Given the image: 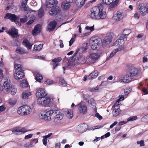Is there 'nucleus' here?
<instances>
[{
	"instance_id": "16",
	"label": "nucleus",
	"mask_w": 148,
	"mask_h": 148,
	"mask_svg": "<svg viewBox=\"0 0 148 148\" xmlns=\"http://www.w3.org/2000/svg\"><path fill=\"white\" fill-rule=\"evenodd\" d=\"M123 18V15L122 12L120 11H118L116 14L112 17V19L116 21H119L122 20Z\"/></svg>"
},
{
	"instance_id": "13",
	"label": "nucleus",
	"mask_w": 148,
	"mask_h": 148,
	"mask_svg": "<svg viewBox=\"0 0 148 148\" xmlns=\"http://www.w3.org/2000/svg\"><path fill=\"white\" fill-rule=\"evenodd\" d=\"M8 33L13 38L16 37L18 36V30L14 27H11Z\"/></svg>"
},
{
	"instance_id": "64",
	"label": "nucleus",
	"mask_w": 148,
	"mask_h": 148,
	"mask_svg": "<svg viewBox=\"0 0 148 148\" xmlns=\"http://www.w3.org/2000/svg\"><path fill=\"white\" fill-rule=\"evenodd\" d=\"M33 136V134H29L25 136V138L26 139H27L31 138Z\"/></svg>"
},
{
	"instance_id": "12",
	"label": "nucleus",
	"mask_w": 148,
	"mask_h": 148,
	"mask_svg": "<svg viewBox=\"0 0 148 148\" xmlns=\"http://www.w3.org/2000/svg\"><path fill=\"white\" fill-rule=\"evenodd\" d=\"M4 18L6 19H9L13 22H15L16 21L18 20L19 18L18 16L9 13L6 14Z\"/></svg>"
},
{
	"instance_id": "5",
	"label": "nucleus",
	"mask_w": 148,
	"mask_h": 148,
	"mask_svg": "<svg viewBox=\"0 0 148 148\" xmlns=\"http://www.w3.org/2000/svg\"><path fill=\"white\" fill-rule=\"evenodd\" d=\"M89 42L92 49L95 50L99 47L101 41L99 38L93 37L90 39Z\"/></svg>"
},
{
	"instance_id": "39",
	"label": "nucleus",
	"mask_w": 148,
	"mask_h": 148,
	"mask_svg": "<svg viewBox=\"0 0 148 148\" xmlns=\"http://www.w3.org/2000/svg\"><path fill=\"white\" fill-rule=\"evenodd\" d=\"M86 0H76L75 3L77 6L79 7H82Z\"/></svg>"
},
{
	"instance_id": "3",
	"label": "nucleus",
	"mask_w": 148,
	"mask_h": 148,
	"mask_svg": "<svg viewBox=\"0 0 148 148\" xmlns=\"http://www.w3.org/2000/svg\"><path fill=\"white\" fill-rule=\"evenodd\" d=\"M12 88L10 79L7 77H5L3 85L0 84V92L8 94L10 92Z\"/></svg>"
},
{
	"instance_id": "9",
	"label": "nucleus",
	"mask_w": 148,
	"mask_h": 148,
	"mask_svg": "<svg viewBox=\"0 0 148 148\" xmlns=\"http://www.w3.org/2000/svg\"><path fill=\"white\" fill-rule=\"evenodd\" d=\"M76 61L78 63L88 65L87 57H86L82 55H80L77 56Z\"/></svg>"
},
{
	"instance_id": "7",
	"label": "nucleus",
	"mask_w": 148,
	"mask_h": 148,
	"mask_svg": "<svg viewBox=\"0 0 148 148\" xmlns=\"http://www.w3.org/2000/svg\"><path fill=\"white\" fill-rule=\"evenodd\" d=\"M99 54L97 53H91L89 54L87 56L88 65L95 63L99 58Z\"/></svg>"
},
{
	"instance_id": "38",
	"label": "nucleus",
	"mask_w": 148,
	"mask_h": 148,
	"mask_svg": "<svg viewBox=\"0 0 148 148\" xmlns=\"http://www.w3.org/2000/svg\"><path fill=\"white\" fill-rule=\"evenodd\" d=\"M44 98V97H40L38 98L37 100V103L39 105H42L44 106L45 103Z\"/></svg>"
},
{
	"instance_id": "54",
	"label": "nucleus",
	"mask_w": 148,
	"mask_h": 148,
	"mask_svg": "<svg viewBox=\"0 0 148 148\" xmlns=\"http://www.w3.org/2000/svg\"><path fill=\"white\" fill-rule=\"evenodd\" d=\"M132 89L130 88H127L124 90V91L125 94L127 95L131 91Z\"/></svg>"
},
{
	"instance_id": "58",
	"label": "nucleus",
	"mask_w": 148,
	"mask_h": 148,
	"mask_svg": "<svg viewBox=\"0 0 148 148\" xmlns=\"http://www.w3.org/2000/svg\"><path fill=\"white\" fill-rule=\"evenodd\" d=\"M6 109V108L4 105H2L0 106V113L4 111Z\"/></svg>"
},
{
	"instance_id": "27",
	"label": "nucleus",
	"mask_w": 148,
	"mask_h": 148,
	"mask_svg": "<svg viewBox=\"0 0 148 148\" xmlns=\"http://www.w3.org/2000/svg\"><path fill=\"white\" fill-rule=\"evenodd\" d=\"M64 114L69 119H71L73 116V111L72 110L65 109Z\"/></svg>"
},
{
	"instance_id": "42",
	"label": "nucleus",
	"mask_w": 148,
	"mask_h": 148,
	"mask_svg": "<svg viewBox=\"0 0 148 148\" xmlns=\"http://www.w3.org/2000/svg\"><path fill=\"white\" fill-rule=\"evenodd\" d=\"M44 13L43 9L42 8H40L38 12V16L40 18H41L44 15Z\"/></svg>"
},
{
	"instance_id": "60",
	"label": "nucleus",
	"mask_w": 148,
	"mask_h": 148,
	"mask_svg": "<svg viewBox=\"0 0 148 148\" xmlns=\"http://www.w3.org/2000/svg\"><path fill=\"white\" fill-rule=\"evenodd\" d=\"M137 143L138 144H139L140 147L143 146L144 145V141L143 140H141L140 141H137Z\"/></svg>"
},
{
	"instance_id": "63",
	"label": "nucleus",
	"mask_w": 148,
	"mask_h": 148,
	"mask_svg": "<svg viewBox=\"0 0 148 148\" xmlns=\"http://www.w3.org/2000/svg\"><path fill=\"white\" fill-rule=\"evenodd\" d=\"M31 5L36 6L37 5V3L36 1L34 0H32L30 3Z\"/></svg>"
},
{
	"instance_id": "52",
	"label": "nucleus",
	"mask_w": 148,
	"mask_h": 148,
	"mask_svg": "<svg viewBox=\"0 0 148 148\" xmlns=\"http://www.w3.org/2000/svg\"><path fill=\"white\" fill-rule=\"evenodd\" d=\"M141 120L143 122H148V114L143 117L142 118Z\"/></svg>"
},
{
	"instance_id": "49",
	"label": "nucleus",
	"mask_w": 148,
	"mask_h": 148,
	"mask_svg": "<svg viewBox=\"0 0 148 148\" xmlns=\"http://www.w3.org/2000/svg\"><path fill=\"white\" fill-rule=\"evenodd\" d=\"M88 90L92 92H95L98 91L99 88L98 86H96L95 88H89Z\"/></svg>"
},
{
	"instance_id": "62",
	"label": "nucleus",
	"mask_w": 148,
	"mask_h": 148,
	"mask_svg": "<svg viewBox=\"0 0 148 148\" xmlns=\"http://www.w3.org/2000/svg\"><path fill=\"white\" fill-rule=\"evenodd\" d=\"M148 61V59L147 57V56H145L143 58L142 62L143 63L147 62Z\"/></svg>"
},
{
	"instance_id": "59",
	"label": "nucleus",
	"mask_w": 148,
	"mask_h": 148,
	"mask_svg": "<svg viewBox=\"0 0 148 148\" xmlns=\"http://www.w3.org/2000/svg\"><path fill=\"white\" fill-rule=\"evenodd\" d=\"M134 17L135 19H138L140 17V15L139 13L137 12H136L134 14Z\"/></svg>"
},
{
	"instance_id": "6",
	"label": "nucleus",
	"mask_w": 148,
	"mask_h": 148,
	"mask_svg": "<svg viewBox=\"0 0 148 148\" xmlns=\"http://www.w3.org/2000/svg\"><path fill=\"white\" fill-rule=\"evenodd\" d=\"M54 112V110H45L41 112L40 117L46 121H49L51 120V116Z\"/></svg>"
},
{
	"instance_id": "8",
	"label": "nucleus",
	"mask_w": 148,
	"mask_h": 148,
	"mask_svg": "<svg viewBox=\"0 0 148 148\" xmlns=\"http://www.w3.org/2000/svg\"><path fill=\"white\" fill-rule=\"evenodd\" d=\"M78 112L84 114H86L87 112V108L85 104L82 102L77 105Z\"/></svg>"
},
{
	"instance_id": "51",
	"label": "nucleus",
	"mask_w": 148,
	"mask_h": 148,
	"mask_svg": "<svg viewBox=\"0 0 148 148\" xmlns=\"http://www.w3.org/2000/svg\"><path fill=\"white\" fill-rule=\"evenodd\" d=\"M94 25L90 27L87 26L85 27V29L87 30L90 31L89 32H91L94 30Z\"/></svg>"
},
{
	"instance_id": "24",
	"label": "nucleus",
	"mask_w": 148,
	"mask_h": 148,
	"mask_svg": "<svg viewBox=\"0 0 148 148\" xmlns=\"http://www.w3.org/2000/svg\"><path fill=\"white\" fill-rule=\"evenodd\" d=\"M62 60L61 57H59L54 58L52 60V62H53V68L54 69L56 67L59 65L58 62H60Z\"/></svg>"
},
{
	"instance_id": "1",
	"label": "nucleus",
	"mask_w": 148,
	"mask_h": 148,
	"mask_svg": "<svg viewBox=\"0 0 148 148\" xmlns=\"http://www.w3.org/2000/svg\"><path fill=\"white\" fill-rule=\"evenodd\" d=\"M103 6L102 4H98L97 6L91 9L89 16L92 19L99 20L104 19L106 16V12L103 11Z\"/></svg>"
},
{
	"instance_id": "26",
	"label": "nucleus",
	"mask_w": 148,
	"mask_h": 148,
	"mask_svg": "<svg viewBox=\"0 0 148 148\" xmlns=\"http://www.w3.org/2000/svg\"><path fill=\"white\" fill-rule=\"evenodd\" d=\"M56 24L57 23L55 21H53L51 22L48 24L47 26L48 30L49 31L53 30L54 29Z\"/></svg>"
},
{
	"instance_id": "55",
	"label": "nucleus",
	"mask_w": 148,
	"mask_h": 148,
	"mask_svg": "<svg viewBox=\"0 0 148 148\" xmlns=\"http://www.w3.org/2000/svg\"><path fill=\"white\" fill-rule=\"evenodd\" d=\"M119 101L118 100L114 104V106L112 107V108H117L118 107H119Z\"/></svg>"
},
{
	"instance_id": "33",
	"label": "nucleus",
	"mask_w": 148,
	"mask_h": 148,
	"mask_svg": "<svg viewBox=\"0 0 148 148\" xmlns=\"http://www.w3.org/2000/svg\"><path fill=\"white\" fill-rule=\"evenodd\" d=\"M71 6L70 4L69 3H67L65 1L62 2L61 4L62 8L65 10H68Z\"/></svg>"
},
{
	"instance_id": "11",
	"label": "nucleus",
	"mask_w": 148,
	"mask_h": 148,
	"mask_svg": "<svg viewBox=\"0 0 148 148\" xmlns=\"http://www.w3.org/2000/svg\"><path fill=\"white\" fill-rule=\"evenodd\" d=\"M145 5L144 3H137V9L139 10L140 13L142 16H145L146 14V12L145 11Z\"/></svg>"
},
{
	"instance_id": "2",
	"label": "nucleus",
	"mask_w": 148,
	"mask_h": 148,
	"mask_svg": "<svg viewBox=\"0 0 148 148\" xmlns=\"http://www.w3.org/2000/svg\"><path fill=\"white\" fill-rule=\"evenodd\" d=\"M138 73V71L135 68L130 69L126 72L125 76L120 75L119 76V81L124 83H127L131 82Z\"/></svg>"
},
{
	"instance_id": "41",
	"label": "nucleus",
	"mask_w": 148,
	"mask_h": 148,
	"mask_svg": "<svg viewBox=\"0 0 148 148\" xmlns=\"http://www.w3.org/2000/svg\"><path fill=\"white\" fill-rule=\"evenodd\" d=\"M27 3L24 2L22 1L21 3V8L22 10L24 11H27V8L26 7Z\"/></svg>"
},
{
	"instance_id": "31",
	"label": "nucleus",
	"mask_w": 148,
	"mask_h": 148,
	"mask_svg": "<svg viewBox=\"0 0 148 148\" xmlns=\"http://www.w3.org/2000/svg\"><path fill=\"white\" fill-rule=\"evenodd\" d=\"M112 37L110 35L106 36L103 39V42L106 44H109L112 41Z\"/></svg>"
},
{
	"instance_id": "53",
	"label": "nucleus",
	"mask_w": 148,
	"mask_h": 148,
	"mask_svg": "<svg viewBox=\"0 0 148 148\" xmlns=\"http://www.w3.org/2000/svg\"><path fill=\"white\" fill-rule=\"evenodd\" d=\"M114 0H102L103 2L107 5H109L112 3Z\"/></svg>"
},
{
	"instance_id": "45",
	"label": "nucleus",
	"mask_w": 148,
	"mask_h": 148,
	"mask_svg": "<svg viewBox=\"0 0 148 148\" xmlns=\"http://www.w3.org/2000/svg\"><path fill=\"white\" fill-rule=\"evenodd\" d=\"M29 15L27 14V15H25L24 18H21L20 19V21L22 23H24L26 22L29 19L28 17Z\"/></svg>"
},
{
	"instance_id": "37",
	"label": "nucleus",
	"mask_w": 148,
	"mask_h": 148,
	"mask_svg": "<svg viewBox=\"0 0 148 148\" xmlns=\"http://www.w3.org/2000/svg\"><path fill=\"white\" fill-rule=\"evenodd\" d=\"M113 108V109L112 112L113 116L115 117L116 116L120 113V109L119 107H118L117 108Z\"/></svg>"
},
{
	"instance_id": "22",
	"label": "nucleus",
	"mask_w": 148,
	"mask_h": 148,
	"mask_svg": "<svg viewBox=\"0 0 148 148\" xmlns=\"http://www.w3.org/2000/svg\"><path fill=\"white\" fill-rule=\"evenodd\" d=\"M14 76L15 79L17 80L23 78L24 76L23 71L16 72V73L14 74Z\"/></svg>"
},
{
	"instance_id": "36",
	"label": "nucleus",
	"mask_w": 148,
	"mask_h": 148,
	"mask_svg": "<svg viewBox=\"0 0 148 148\" xmlns=\"http://www.w3.org/2000/svg\"><path fill=\"white\" fill-rule=\"evenodd\" d=\"M16 52L18 54H23L28 53V52L25 51L24 49L21 47L17 48L16 50Z\"/></svg>"
},
{
	"instance_id": "34",
	"label": "nucleus",
	"mask_w": 148,
	"mask_h": 148,
	"mask_svg": "<svg viewBox=\"0 0 148 148\" xmlns=\"http://www.w3.org/2000/svg\"><path fill=\"white\" fill-rule=\"evenodd\" d=\"M88 105L92 108H94L96 106V102L94 99H90L87 101Z\"/></svg>"
},
{
	"instance_id": "30",
	"label": "nucleus",
	"mask_w": 148,
	"mask_h": 148,
	"mask_svg": "<svg viewBox=\"0 0 148 148\" xmlns=\"http://www.w3.org/2000/svg\"><path fill=\"white\" fill-rule=\"evenodd\" d=\"M98 75V73L97 71L95 70L91 73L88 77V78L92 79L96 78Z\"/></svg>"
},
{
	"instance_id": "61",
	"label": "nucleus",
	"mask_w": 148,
	"mask_h": 148,
	"mask_svg": "<svg viewBox=\"0 0 148 148\" xmlns=\"http://www.w3.org/2000/svg\"><path fill=\"white\" fill-rule=\"evenodd\" d=\"M83 96L85 100H86L87 101L88 100H89L88 99L90 97V96L89 95L87 94H84V95Z\"/></svg>"
},
{
	"instance_id": "40",
	"label": "nucleus",
	"mask_w": 148,
	"mask_h": 148,
	"mask_svg": "<svg viewBox=\"0 0 148 148\" xmlns=\"http://www.w3.org/2000/svg\"><path fill=\"white\" fill-rule=\"evenodd\" d=\"M42 44H40L38 45H35L34 46V49L35 51H39L42 48Z\"/></svg>"
},
{
	"instance_id": "48",
	"label": "nucleus",
	"mask_w": 148,
	"mask_h": 148,
	"mask_svg": "<svg viewBox=\"0 0 148 148\" xmlns=\"http://www.w3.org/2000/svg\"><path fill=\"white\" fill-rule=\"evenodd\" d=\"M34 146V145L30 142L26 143L24 145V147L26 148H32Z\"/></svg>"
},
{
	"instance_id": "32",
	"label": "nucleus",
	"mask_w": 148,
	"mask_h": 148,
	"mask_svg": "<svg viewBox=\"0 0 148 148\" xmlns=\"http://www.w3.org/2000/svg\"><path fill=\"white\" fill-rule=\"evenodd\" d=\"M131 32V31L129 29H125L123 31V34L120 35V37L122 38H125Z\"/></svg>"
},
{
	"instance_id": "19",
	"label": "nucleus",
	"mask_w": 148,
	"mask_h": 148,
	"mask_svg": "<svg viewBox=\"0 0 148 148\" xmlns=\"http://www.w3.org/2000/svg\"><path fill=\"white\" fill-rule=\"evenodd\" d=\"M124 49V47H119V48L114 49L111 53L109 56L107 57L106 60H109L111 58H112L117 52L123 50Z\"/></svg>"
},
{
	"instance_id": "50",
	"label": "nucleus",
	"mask_w": 148,
	"mask_h": 148,
	"mask_svg": "<svg viewBox=\"0 0 148 148\" xmlns=\"http://www.w3.org/2000/svg\"><path fill=\"white\" fill-rule=\"evenodd\" d=\"M137 118V116H132L129 117L127 119V122L132 121L136 120Z\"/></svg>"
},
{
	"instance_id": "47",
	"label": "nucleus",
	"mask_w": 148,
	"mask_h": 148,
	"mask_svg": "<svg viewBox=\"0 0 148 148\" xmlns=\"http://www.w3.org/2000/svg\"><path fill=\"white\" fill-rule=\"evenodd\" d=\"M36 80L39 82H40L42 79L43 77L42 76L39 74H37L36 77Z\"/></svg>"
},
{
	"instance_id": "44",
	"label": "nucleus",
	"mask_w": 148,
	"mask_h": 148,
	"mask_svg": "<svg viewBox=\"0 0 148 148\" xmlns=\"http://www.w3.org/2000/svg\"><path fill=\"white\" fill-rule=\"evenodd\" d=\"M14 68L16 71V72L17 71H23L21 65L19 64H16L14 65Z\"/></svg>"
},
{
	"instance_id": "46",
	"label": "nucleus",
	"mask_w": 148,
	"mask_h": 148,
	"mask_svg": "<svg viewBox=\"0 0 148 148\" xmlns=\"http://www.w3.org/2000/svg\"><path fill=\"white\" fill-rule=\"evenodd\" d=\"M59 82L63 86H66L67 85V83L65 81L63 78L61 77L60 79Z\"/></svg>"
},
{
	"instance_id": "25",
	"label": "nucleus",
	"mask_w": 148,
	"mask_h": 148,
	"mask_svg": "<svg viewBox=\"0 0 148 148\" xmlns=\"http://www.w3.org/2000/svg\"><path fill=\"white\" fill-rule=\"evenodd\" d=\"M124 38H122L119 36V38L115 42V44L116 46L121 47H123V46L124 43Z\"/></svg>"
},
{
	"instance_id": "20",
	"label": "nucleus",
	"mask_w": 148,
	"mask_h": 148,
	"mask_svg": "<svg viewBox=\"0 0 148 148\" xmlns=\"http://www.w3.org/2000/svg\"><path fill=\"white\" fill-rule=\"evenodd\" d=\"M45 103L44 106L51 107L53 105V99H51L49 97H45Z\"/></svg>"
},
{
	"instance_id": "14",
	"label": "nucleus",
	"mask_w": 148,
	"mask_h": 148,
	"mask_svg": "<svg viewBox=\"0 0 148 148\" xmlns=\"http://www.w3.org/2000/svg\"><path fill=\"white\" fill-rule=\"evenodd\" d=\"M36 95L37 97H45L47 95V93L45 89L42 88H39L37 89V91L36 93Z\"/></svg>"
},
{
	"instance_id": "10",
	"label": "nucleus",
	"mask_w": 148,
	"mask_h": 148,
	"mask_svg": "<svg viewBox=\"0 0 148 148\" xmlns=\"http://www.w3.org/2000/svg\"><path fill=\"white\" fill-rule=\"evenodd\" d=\"M29 131L26 128L23 127H17L12 132L15 134L20 135L24 134Z\"/></svg>"
},
{
	"instance_id": "18",
	"label": "nucleus",
	"mask_w": 148,
	"mask_h": 148,
	"mask_svg": "<svg viewBox=\"0 0 148 148\" xmlns=\"http://www.w3.org/2000/svg\"><path fill=\"white\" fill-rule=\"evenodd\" d=\"M60 11V8L58 6H56L51 8L49 12V14L51 15H56Z\"/></svg>"
},
{
	"instance_id": "56",
	"label": "nucleus",
	"mask_w": 148,
	"mask_h": 148,
	"mask_svg": "<svg viewBox=\"0 0 148 148\" xmlns=\"http://www.w3.org/2000/svg\"><path fill=\"white\" fill-rule=\"evenodd\" d=\"M53 82L51 80H47L45 82V83L47 85H51L53 84Z\"/></svg>"
},
{
	"instance_id": "23",
	"label": "nucleus",
	"mask_w": 148,
	"mask_h": 148,
	"mask_svg": "<svg viewBox=\"0 0 148 148\" xmlns=\"http://www.w3.org/2000/svg\"><path fill=\"white\" fill-rule=\"evenodd\" d=\"M41 29V25L40 24L37 25L33 30L32 32V34L35 36L36 35L40 32Z\"/></svg>"
},
{
	"instance_id": "35",
	"label": "nucleus",
	"mask_w": 148,
	"mask_h": 148,
	"mask_svg": "<svg viewBox=\"0 0 148 148\" xmlns=\"http://www.w3.org/2000/svg\"><path fill=\"white\" fill-rule=\"evenodd\" d=\"M32 95V92L27 91H25L23 92L22 97L23 99H27L28 97Z\"/></svg>"
},
{
	"instance_id": "28",
	"label": "nucleus",
	"mask_w": 148,
	"mask_h": 148,
	"mask_svg": "<svg viewBox=\"0 0 148 148\" xmlns=\"http://www.w3.org/2000/svg\"><path fill=\"white\" fill-rule=\"evenodd\" d=\"M22 43L23 45L26 47L27 49H31L32 44H31L28 40L26 39L24 40L23 42Z\"/></svg>"
},
{
	"instance_id": "29",
	"label": "nucleus",
	"mask_w": 148,
	"mask_h": 148,
	"mask_svg": "<svg viewBox=\"0 0 148 148\" xmlns=\"http://www.w3.org/2000/svg\"><path fill=\"white\" fill-rule=\"evenodd\" d=\"M66 63H68V65L67 66H63V68L64 71L65 69L68 68H71L73 67L75 65V62L74 61H70L69 62L68 60L66 61Z\"/></svg>"
},
{
	"instance_id": "17",
	"label": "nucleus",
	"mask_w": 148,
	"mask_h": 148,
	"mask_svg": "<svg viewBox=\"0 0 148 148\" xmlns=\"http://www.w3.org/2000/svg\"><path fill=\"white\" fill-rule=\"evenodd\" d=\"M58 3L56 0H47L46 7L47 8H50L56 5Z\"/></svg>"
},
{
	"instance_id": "43",
	"label": "nucleus",
	"mask_w": 148,
	"mask_h": 148,
	"mask_svg": "<svg viewBox=\"0 0 148 148\" xmlns=\"http://www.w3.org/2000/svg\"><path fill=\"white\" fill-rule=\"evenodd\" d=\"M21 86L23 88L27 87L28 86L27 82L25 79H23L21 82Z\"/></svg>"
},
{
	"instance_id": "4",
	"label": "nucleus",
	"mask_w": 148,
	"mask_h": 148,
	"mask_svg": "<svg viewBox=\"0 0 148 148\" xmlns=\"http://www.w3.org/2000/svg\"><path fill=\"white\" fill-rule=\"evenodd\" d=\"M32 109L28 106H23L19 107L17 111L18 113L21 116H27L32 112Z\"/></svg>"
},
{
	"instance_id": "15",
	"label": "nucleus",
	"mask_w": 148,
	"mask_h": 148,
	"mask_svg": "<svg viewBox=\"0 0 148 148\" xmlns=\"http://www.w3.org/2000/svg\"><path fill=\"white\" fill-rule=\"evenodd\" d=\"M54 113L56 114L54 117V121L57 120H60L63 118L64 114L60 112V110L59 109H56L54 110Z\"/></svg>"
},
{
	"instance_id": "57",
	"label": "nucleus",
	"mask_w": 148,
	"mask_h": 148,
	"mask_svg": "<svg viewBox=\"0 0 148 148\" xmlns=\"http://www.w3.org/2000/svg\"><path fill=\"white\" fill-rule=\"evenodd\" d=\"M104 138V136H103L101 137V138L100 137H96V138L94 139L93 140V142L94 143H95L97 142L100 139H102Z\"/></svg>"
},
{
	"instance_id": "21",
	"label": "nucleus",
	"mask_w": 148,
	"mask_h": 148,
	"mask_svg": "<svg viewBox=\"0 0 148 148\" xmlns=\"http://www.w3.org/2000/svg\"><path fill=\"white\" fill-rule=\"evenodd\" d=\"M87 129V125L86 124L83 123L80 124L77 127V130L78 132L82 133L85 132Z\"/></svg>"
}]
</instances>
